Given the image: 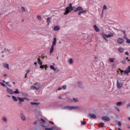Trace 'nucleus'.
<instances>
[{
    "instance_id": "nucleus-49",
    "label": "nucleus",
    "mask_w": 130,
    "mask_h": 130,
    "mask_svg": "<svg viewBox=\"0 0 130 130\" xmlns=\"http://www.w3.org/2000/svg\"><path fill=\"white\" fill-rule=\"evenodd\" d=\"M26 74H29V73H30V70H26Z\"/></svg>"
},
{
    "instance_id": "nucleus-44",
    "label": "nucleus",
    "mask_w": 130,
    "mask_h": 130,
    "mask_svg": "<svg viewBox=\"0 0 130 130\" xmlns=\"http://www.w3.org/2000/svg\"><path fill=\"white\" fill-rule=\"evenodd\" d=\"M107 7H106V6L104 5L103 6V10H107Z\"/></svg>"
},
{
    "instance_id": "nucleus-37",
    "label": "nucleus",
    "mask_w": 130,
    "mask_h": 130,
    "mask_svg": "<svg viewBox=\"0 0 130 130\" xmlns=\"http://www.w3.org/2000/svg\"><path fill=\"white\" fill-rule=\"evenodd\" d=\"M44 68H45V65H41V66L40 67V69H44Z\"/></svg>"
},
{
    "instance_id": "nucleus-10",
    "label": "nucleus",
    "mask_w": 130,
    "mask_h": 130,
    "mask_svg": "<svg viewBox=\"0 0 130 130\" xmlns=\"http://www.w3.org/2000/svg\"><path fill=\"white\" fill-rule=\"evenodd\" d=\"M77 84L78 85L79 88H81V89H83V88H84V86L83 85V83H82V81H78L77 82Z\"/></svg>"
},
{
    "instance_id": "nucleus-40",
    "label": "nucleus",
    "mask_w": 130,
    "mask_h": 130,
    "mask_svg": "<svg viewBox=\"0 0 130 130\" xmlns=\"http://www.w3.org/2000/svg\"><path fill=\"white\" fill-rule=\"evenodd\" d=\"M118 126H119V127H120V126H121V122H120V121H119L118 122Z\"/></svg>"
},
{
    "instance_id": "nucleus-12",
    "label": "nucleus",
    "mask_w": 130,
    "mask_h": 130,
    "mask_svg": "<svg viewBox=\"0 0 130 130\" xmlns=\"http://www.w3.org/2000/svg\"><path fill=\"white\" fill-rule=\"evenodd\" d=\"M18 100L19 101V103H21V102H25L24 98H21L19 96L17 97Z\"/></svg>"
},
{
    "instance_id": "nucleus-24",
    "label": "nucleus",
    "mask_w": 130,
    "mask_h": 130,
    "mask_svg": "<svg viewBox=\"0 0 130 130\" xmlns=\"http://www.w3.org/2000/svg\"><path fill=\"white\" fill-rule=\"evenodd\" d=\"M50 69H51V70H52L53 71H56V69H55V68H54V66H52V65H51L50 66Z\"/></svg>"
},
{
    "instance_id": "nucleus-46",
    "label": "nucleus",
    "mask_w": 130,
    "mask_h": 130,
    "mask_svg": "<svg viewBox=\"0 0 130 130\" xmlns=\"http://www.w3.org/2000/svg\"><path fill=\"white\" fill-rule=\"evenodd\" d=\"M74 100L75 102H78V98H74Z\"/></svg>"
},
{
    "instance_id": "nucleus-34",
    "label": "nucleus",
    "mask_w": 130,
    "mask_h": 130,
    "mask_svg": "<svg viewBox=\"0 0 130 130\" xmlns=\"http://www.w3.org/2000/svg\"><path fill=\"white\" fill-rule=\"evenodd\" d=\"M115 109H116V110H117V111H118V112H119L120 111V110H119V108H118V107H114Z\"/></svg>"
},
{
    "instance_id": "nucleus-13",
    "label": "nucleus",
    "mask_w": 130,
    "mask_h": 130,
    "mask_svg": "<svg viewBox=\"0 0 130 130\" xmlns=\"http://www.w3.org/2000/svg\"><path fill=\"white\" fill-rule=\"evenodd\" d=\"M7 91L9 93V94H11V95H13L14 94V91H12V89L9 88V87L7 88Z\"/></svg>"
},
{
    "instance_id": "nucleus-58",
    "label": "nucleus",
    "mask_w": 130,
    "mask_h": 130,
    "mask_svg": "<svg viewBox=\"0 0 130 130\" xmlns=\"http://www.w3.org/2000/svg\"><path fill=\"white\" fill-rule=\"evenodd\" d=\"M42 121H43V122H45V120L43 119H41Z\"/></svg>"
},
{
    "instance_id": "nucleus-9",
    "label": "nucleus",
    "mask_w": 130,
    "mask_h": 130,
    "mask_svg": "<svg viewBox=\"0 0 130 130\" xmlns=\"http://www.w3.org/2000/svg\"><path fill=\"white\" fill-rule=\"evenodd\" d=\"M117 42L119 43V44H122L123 42H124V40L122 38H119L117 40Z\"/></svg>"
},
{
    "instance_id": "nucleus-57",
    "label": "nucleus",
    "mask_w": 130,
    "mask_h": 130,
    "mask_svg": "<svg viewBox=\"0 0 130 130\" xmlns=\"http://www.w3.org/2000/svg\"><path fill=\"white\" fill-rule=\"evenodd\" d=\"M61 89H62L61 87H59L58 88V91H60V90H61Z\"/></svg>"
},
{
    "instance_id": "nucleus-55",
    "label": "nucleus",
    "mask_w": 130,
    "mask_h": 130,
    "mask_svg": "<svg viewBox=\"0 0 130 130\" xmlns=\"http://www.w3.org/2000/svg\"><path fill=\"white\" fill-rule=\"evenodd\" d=\"M127 107H130V103H128V104L127 105Z\"/></svg>"
},
{
    "instance_id": "nucleus-61",
    "label": "nucleus",
    "mask_w": 130,
    "mask_h": 130,
    "mask_svg": "<svg viewBox=\"0 0 130 130\" xmlns=\"http://www.w3.org/2000/svg\"><path fill=\"white\" fill-rule=\"evenodd\" d=\"M105 40H106V41H108V40L106 39V38H105V39H104Z\"/></svg>"
},
{
    "instance_id": "nucleus-20",
    "label": "nucleus",
    "mask_w": 130,
    "mask_h": 130,
    "mask_svg": "<svg viewBox=\"0 0 130 130\" xmlns=\"http://www.w3.org/2000/svg\"><path fill=\"white\" fill-rule=\"evenodd\" d=\"M86 12H87V11L86 10H81V11L78 12V15L79 16H81V14H84V13H86Z\"/></svg>"
},
{
    "instance_id": "nucleus-31",
    "label": "nucleus",
    "mask_w": 130,
    "mask_h": 130,
    "mask_svg": "<svg viewBox=\"0 0 130 130\" xmlns=\"http://www.w3.org/2000/svg\"><path fill=\"white\" fill-rule=\"evenodd\" d=\"M6 85H7V86H8V87H10V88L12 87V85H11V84H10V82H6Z\"/></svg>"
},
{
    "instance_id": "nucleus-6",
    "label": "nucleus",
    "mask_w": 130,
    "mask_h": 130,
    "mask_svg": "<svg viewBox=\"0 0 130 130\" xmlns=\"http://www.w3.org/2000/svg\"><path fill=\"white\" fill-rule=\"evenodd\" d=\"M112 36H113V34L112 32H110L109 35L103 34V38H104V39L112 37Z\"/></svg>"
},
{
    "instance_id": "nucleus-7",
    "label": "nucleus",
    "mask_w": 130,
    "mask_h": 130,
    "mask_svg": "<svg viewBox=\"0 0 130 130\" xmlns=\"http://www.w3.org/2000/svg\"><path fill=\"white\" fill-rule=\"evenodd\" d=\"M20 117L23 121H26V117H25V115L23 113L20 114Z\"/></svg>"
},
{
    "instance_id": "nucleus-19",
    "label": "nucleus",
    "mask_w": 130,
    "mask_h": 130,
    "mask_svg": "<svg viewBox=\"0 0 130 130\" xmlns=\"http://www.w3.org/2000/svg\"><path fill=\"white\" fill-rule=\"evenodd\" d=\"M93 28L95 30V31H96V32H99V28H98V27L97 26V25H94L93 26Z\"/></svg>"
},
{
    "instance_id": "nucleus-41",
    "label": "nucleus",
    "mask_w": 130,
    "mask_h": 130,
    "mask_svg": "<svg viewBox=\"0 0 130 130\" xmlns=\"http://www.w3.org/2000/svg\"><path fill=\"white\" fill-rule=\"evenodd\" d=\"M45 130H53V128H45Z\"/></svg>"
},
{
    "instance_id": "nucleus-35",
    "label": "nucleus",
    "mask_w": 130,
    "mask_h": 130,
    "mask_svg": "<svg viewBox=\"0 0 130 130\" xmlns=\"http://www.w3.org/2000/svg\"><path fill=\"white\" fill-rule=\"evenodd\" d=\"M0 85L2 86V87H6V84L3 83V82H0Z\"/></svg>"
},
{
    "instance_id": "nucleus-22",
    "label": "nucleus",
    "mask_w": 130,
    "mask_h": 130,
    "mask_svg": "<svg viewBox=\"0 0 130 130\" xmlns=\"http://www.w3.org/2000/svg\"><path fill=\"white\" fill-rule=\"evenodd\" d=\"M38 63H39L40 66H42V61H41L40 57L38 58Z\"/></svg>"
},
{
    "instance_id": "nucleus-59",
    "label": "nucleus",
    "mask_w": 130,
    "mask_h": 130,
    "mask_svg": "<svg viewBox=\"0 0 130 130\" xmlns=\"http://www.w3.org/2000/svg\"><path fill=\"white\" fill-rule=\"evenodd\" d=\"M4 77H8V74H4Z\"/></svg>"
},
{
    "instance_id": "nucleus-27",
    "label": "nucleus",
    "mask_w": 130,
    "mask_h": 130,
    "mask_svg": "<svg viewBox=\"0 0 130 130\" xmlns=\"http://www.w3.org/2000/svg\"><path fill=\"white\" fill-rule=\"evenodd\" d=\"M68 61L70 64H72V63H74V60H73V59H70Z\"/></svg>"
},
{
    "instance_id": "nucleus-56",
    "label": "nucleus",
    "mask_w": 130,
    "mask_h": 130,
    "mask_svg": "<svg viewBox=\"0 0 130 130\" xmlns=\"http://www.w3.org/2000/svg\"><path fill=\"white\" fill-rule=\"evenodd\" d=\"M49 123H51V124H53L54 123L52 121H49Z\"/></svg>"
},
{
    "instance_id": "nucleus-43",
    "label": "nucleus",
    "mask_w": 130,
    "mask_h": 130,
    "mask_svg": "<svg viewBox=\"0 0 130 130\" xmlns=\"http://www.w3.org/2000/svg\"><path fill=\"white\" fill-rule=\"evenodd\" d=\"M81 124H83V125H85L86 124V122L85 121H81Z\"/></svg>"
},
{
    "instance_id": "nucleus-45",
    "label": "nucleus",
    "mask_w": 130,
    "mask_h": 130,
    "mask_svg": "<svg viewBox=\"0 0 130 130\" xmlns=\"http://www.w3.org/2000/svg\"><path fill=\"white\" fill-rule=\"evenodd\" d=\"M62 87L64 90H66V89H67V86L66 85L62 86Z\"/></svg>"
},
{
    "instance_id": "nucleus-2",
    "label": "nucleus",
    "mask_w": 130,
    "mask_h": 130,
    "mask_svg": "<svg viewBox=\"0 0 130 130\" xmlns=\"http://www.w3.org/2000/svg\"><path fill=\"white\" fill-rule=\"evenodd\" d=\"M73 10L74 8L73 7L72 4H69V7L66 8L65 13H64V15H68V14H69V13H70L71 11H73Z\"/></svg>"
},
{
    "instance_id": "nucleus-39",
    "label": "nucleus",
    "mask_w": 130,
    "mask_h": 130,
    "mask_svg": "<svg viewBox=\"0 0 130 130\" xmlns=\"http://www.w3.org/2000/svg\"><path fill=\"white\" fill-rule=\"evenodd\" d=\"M47 22L48 24L50 22V17L47 18Z\"/></svg>"
},
{
    "instance_id": "nucleus-26",
    "label": "nucleus",
    "mask_w": 130,
    "mask_h": 130,
    "mask_svg": "<svg viewBox=\"0 0 130 130\" xmlns=\"http://www.w3.org/2000/svg\"><path fill=\"white\" fill-rule=\"evenodd\" d=\"M14 94H20V91H19V89H16L15 91H14Z\"/></svg>"
},
{
    "instance_id": "nucleus-32",
    "label": "nucleus",
    "mask_w": 130,
    "mask_h": 130,
    "mask_svg": "<svg viewBox=\"0 0 130 130\" xmlns=\"http://www.w3.org/2000/svg\"><path fill=\"white\" fill-rule=\"evenodd\" d=\"M21 11L22 12H26V9H25V8L24 7H21Z\"/></svg>"
},
{
    "instance_id": "nucleus-36",
    "label": "nucleus",
    "mask_w": 130,
    "mask_h": 130,
    "mask_svg": "<svg viewBox=\"0 0 130 130\" xmlns=\"http://www.w3.org/2000/svg\"><path fill=\"white\" fill-rule=\"evenodd\" d=\"M23 96H25V97H28V94L26 93H22Z\"/></svg>"
},
{
    "instance_id": "nucleus-16",
    "label": "nucleus",
    "mask_w": 130,
    "mask_h": 130,
    "mask_svg": "<svg viewBox=\"0 0 130 130\" xmlns=\"http://www.w3.org/2000/svg\"><path fill=\"white\" fill-rule=\"evenodd\" d=\"M3 67L4 68H5V69H8V70H10V68L9 67V64L7 63H3Z\"/></svg>"
},
{
    "instance_id": "nucleus-51",
    "label": "nucleus",
    "mask_w": 130,
    "mask_h": 130,
    "mask_svg": "<svg viewBox=\"0 0 130 130\" xmlns=\"http://www.w3.org/2000/svg\"><path fill=\"white\" fill-rule=\"evenodd\" d=\"M47 68H48V67L47 66V65H45V71H46V70H47Z\"/></svg>"
},
{
    "instance_id": "nucleus-18",
    "label": "nucleus",
    "mask_w": 130,
    "mask_h": 130,
    "mask_svg": "<svg viewBox=\"0 0 130 130\" xmlns=\"http://www.w3.org/2000/svg\"><path fill=\"white\" fill-rule=\"evenodd\" d=\"M118 50L119 52H120L121 53H122V52H124V49L121 48V47H119L118 49Z\"/></svg>"
},
{
    "instance_id": "nucleus-52",
    "label": "nucleus",
    "mask_w": 130,
    "mask_h": 130,
    "mask_svg": "<svg viewBox=\"0 0 130 130\" xmlns=\"http://www.w3.org/2000/svg\"><path fill=\"white\" fill-rule=\"evenodd\" d=\"M122 32L123 33L124 35H125L126 34H125V30H122Z\"/></svg>"
},
{
    "instance_id": "nucleus-8",
    "label": "nucleus",
    "mask_w": 130,
    "mask_h": 130,
    "mask_svg": "<svg viewBox=\"0 0 130 130\" xmlns=\"http://www.w3.org/2000/svg\"><path fill=\"white\" fill-rule=\"evenodd\" d=\"M116 86H117V87L118 89H120V88H121V87H122V83H119L118 80H117Z\"/></svg>"
},
{
    "instance_id": "nucleus-15",
    "label": "nucleus",
    "mask_w": 130,
    "mask_h": 130,
    "mask_svg": "<svg viewBox=\"0 0 130 130\" xmlns=\"http://www.w3.org/2000/svg\"><path fill=\"white\" fill-rule=\"evenodd\" d=\"M79 11H83V8L81 7H78L75 10L74 12H79Z\"/></svg>"
},
{
    "instance_id": "nucleus-63",
    "label": "nucleus",
    "mask_w": 130,
    "mask_h": 130,
    "mask_svg": "<svg viewBox=\"0 0 130 130\" xmlns=\"http://www.w3.org/2000/svg\"><path fill=\"white\" fill-rule=\"evenodd\" d=\"M35 64L36 66V64H37V62H35Z\"/></svg>"
},
{
    "instance_id": "nucleus-62",
    "label": "nucleus",
    "mask_w": 130,
    "mask_h": 130,
    "mask_svg": "<svg viewBox=\"0 0 130 130\" xmlns=\"http://www.w3.org/2000/svg\"><path fill=\"white\" fill-rule=\"evenodd\" d=\"M41 57H42V58H43V59H44V56H42Z\"/></svg>"
},
{
    "instance_id": "nucleus-5",
    "label": "nucleus",
    "mask_w": 130,
    "mask_h": 130,
    "mask_svg": "<svg viewBox=\"0 0 130 130\" xmlns=\"http://www.w3.org/2000/svg\"><path fill=\"white\" fill-rule=\"evenodd\" d=\"M55 45H56V38H54L53 39V41L52 42V45L51 47L50 53H52V52H53L54 47V46H55Z\"/></svg>"
},
{
    "instance_id": "nucleus-33",
    "label": "nucleus",
    "mask_w": 130,
    "mask_h": 130,
    "mask_svg": "<svg viewBox=\"0 0 130 130\" xmlns=\"http://www.w3.org/2000/svg\"><path fill=\"white\" fill-rule=\"evenodd\" d=\"M126 40V43H127L128 44H130V39H127Z\"/></svg>"
},
{
    "instance_id": "nucleus-4",
    "label": "nucleus",
    "mask_w": 130,
    "mask_h": 130,
    "mask_svg": "<svg viewBox=\"0 0 130 130\" xmlns=\"http://www.w3.org/2000/svg\"><path fill=\"white\" fill-rule=\"evenodd\" d=\"M63 109H68V110H75L76 109H80L79 106H65L63 108Z\"/></svg>"
},
{
    "instance_id": "nucleus-54",
    "label": "nucleus",
    "mask_w": 130,
    "mask_h": 130,
    "mask_svg": "<svg viewBox=\"0 0 130 130\" xmlns=\"http://www.w3.org/2000/svg\"><path fill=\"white\" fill-rule=\"evenodd\" d=\"M24 100H27V101H29V99H28V98H24Z\"/></svg>"
},
{
    "instance_id": "nucleus-64",
    "label": "nucleus",
    "mask_w": 130,
    "mask_h": 130,
    "mask_svg": "<svg viewBox=\"0 0 130 130\" xmlns=\"http://www.w3.org/2000/svg\"><path fill=\"white\" fill-rule=\"evenodd\" d=\"M128 119L130 121V117H128Z\"/></svg>"
},
{
    "instance_id": "nucleus-29",
    "label": "nucleus",
    "mask_w": 130,
    "mask_h": 130,
    "mask_svg": "<svg viewBox=\"0 0 130 130\" xmlns=\"http://www.w3.org/2000/svg\"><path fill=\"white\" fill-rule=\"evenodd\" d=\"M114 59H115L114 58H109V61H110V62H114Z\"/></svg>"
},
{
    "instance_id": "nucleus-1",
    "label": "nucleus",
    "mask_w": 130,
    "mask_h": 130,
    "mask_svg": "<svg viewBox=\"0 0 130 130\" xmlns=\"http://www.w3.org/2000/svg\"><path fill=\"white\" fill-rule=\"evenodd\" d=\"M41 87V84L40 82H36L34 83V85L30 86L31 90H36V91H38Z\"/></svg>"
},
{
    "instance_id": "nucleus-17",
    "label": "nucleus",
    "mask_w": 130,
    "mask_h": 130,
    "mask_svg": "<svg viewBox=\"0 0 130 130\" xmlns=\"http://www.w3.org/2000/svg\"><path fill=\"white\" fill-rule=\"evenodd\" d=\"M60 29V27L59 26H55L54 27V31H59Z\"/></svg>"
},
{
    "instance_id": "nucleus-3",
    "label": "nucleus",
    "mask_w": 130,
    "mask_h": 130,
    "mask_svg": "<svg viewBox=\"0 0 130 130\" xmlns=\"http://www.w3.org/2000/svg\"><path fill=\"white\" fill-rule=\"evenodd\" d=\"M121 73V76H122V73H123V75H127L128 76V73H130V66H128L125 71L121 70L120 69H119Z\"/></svg>"
},
{
    "instance_id": "nucleus-25",
    "label": "nucleus",
    "mask_w": 130,
    "mask_h": 130,
    "mask_svg": "<svg viewBox=\"0 0 130 130\" xmlns=\"http://www.w3.org/2000/svg\"><path fill=\"white\" fill-rule=\"evenodd\" d=\"M2 120H3L4 122H8V119H7V118L6 117H3Z\"/></svg>"
},
{
    "instance_id": "nucleus-23",
    "label": "nucleus",
    "mask_w": 130,
    "mask_h": 130,
    "mask_svg": "<svg viewBox=\"0 0 130 130\" xmlns=\"http://www.w3.org/2000/svg\"><path fill=\"white\" fill-rule=\"evenodd\" d=\"M116 105H117V106H121V105L122 104V102H118L117 103H116Z\"/></svg>"
},
{
    "instance_id": "nucleus-30",
    "label": "nucleus",
    "mask_w": 130,
    "mask_h": 130,
    "mask_svg": "<svg viewBox=\"0 0 130 130\" xmlns=\"http://www.w3.org/2000/svg\"><path fill=\"white\" fill-rule=\"evenodd\" d=\"M99 125L101 127H102V126H104V123H103V122L100 123Z\"/></svg>"
},
{
    "instance_id": "nucleus-28",
    "label": "nucleus",
    "mask_w": 130,
    "mask_h": 130,
    "mask_svg": "<svg viewBox=\"0 0 130 130\" xmlns=\"http://www.w3.org/2000/svg\"><path fill=\"white\" fill-rule=\"evenodd\" d=\"M31 105H39V103H30Z\"/></svg>"
},
{
    "instance_id": "nucleus-11",
    "label": "nucleus",
    "mask_w": 130,
    "mask_h": 130,
    "mask_svg": "<svg viewBox=\"0 0 130 130\" xmlns=\"http://www.w3.org/2000/svg\"><path fill=\"white\" fill-rule=\"evenodd\" d=\"M102 119L103 120H105L106 121H109L110 120V118H109V117H108L107 116H104L103 117H102Z\"/></svg>"
},
{
    "instance_id": "nucleus-38",
    "label": "nucleus",
    "mask_w": 130,
    "mask_h": 130,
    "mask_svg": "<svg viewBox=\"0 0 130 130\" xmlns=\"http://www.w3.org/2000/svg\"><path fill=\"white\" fill-rule=\"evenodd\" d=\"M124 39H125L126 40H127V39H128V38H127V36H126V35H124Z\"/></svg>"
},
{
    "instance_id": "nucleus-47",
    "label": "nucleus",
    "mask_w": 130,
    "mask_h": 130,
    "mask_svg": "<svg viewBox=\"0 0 130 130\" xmlns=\"http://www.w3.org/2000/svg\"><path fill=\"white\" fill-rule=\"evenodd\" d=\"M8 50L5 49L4 51H2V53H3L4 52H8Z\"/></svg>"
},
{
    "instance_id": "nucleus-53",
    "label": "nucleus",
    "mask_w": 130,
    "mask_h": 130,
    "mask_svg": "<svg viewBox=\"0 0 130 130\" xmlns=\"http://www.w3.org/2000/svg\"><path fill=\"white\" fill-rule=\"evenodd\" d=\"M27 77H28V74L27 73H26L25 75L24 78H27Z\"/></svg>"
},
{
    "instance_id": "nucleus-21",
    "label": "nucleus",
    "mask_w": 130,
    "mask_h": 130,
    "mask_svg": "<svg viewBox=\"0 0 130 130\" xmlns=\"http://www.w3.org/2000/svg\"><path fill=\"white\" fill-rule=\"evenodd\" d=\"M12 98L13 100L15 102H17V101H18V98L16 97L15 96L12 95Z\"/></svg>"
},
{
    "instance_id": "nucleus-60",
    "label": "nucleus",
    "mask_w": 130,
    "mask_h": 130,
    "mask_svg": "<svg viewBox=\"0 0 130 130\" xmlns=\"http://www.w3.org/2000/svg\"><path fill=\"white\" fill-rule=\"evenodd\" d=\"M127 127L128 128H130V125H127Z\"/></svg>"
},
{
    "instance_id": "nucleus-50",
    "label": "nucleus",
    "mask_w": 130,
    "mask_h": 130,
    "mask_svg": "<svg viewBox=\"0 0 130 130\" xmlns=\"http://www.w3.org/2000/svg\"><path fill=\"white\" fill-rule=\"evenodd\" d=\"M125 54L126 55H128L129 54V53H128V52H125Z\"/></svg>"
},
{
    "instance_id": "nucleus-42",
    "label": "nucleus",
    "mask_w": 130,
    "mask_h": 130,
    "mask_svg": "<svg viewBox=\"0 0 130 130\" xmlns=\"http://www.w3.org/2000/svg\"><path fill=\"white\" fill-rule=\"evenodd\" d=\"M37 18L39 19V20H41V19H42L41 16H40V15H38Z\"/></svg>"
},
{
    "instance_id": "nucleus-14",
    "label": "nucleus",
    "mask_w": 130,
    "mask_h": 130,
    "mask_svg": "<svg viewBox=\"0 0 130 130\" xmlns=\"http://www.w3.org/2000/svg\"><path fill=\"white\" fill-rule=\"evenodd\" d=\"M89 117L90 118H93V119H96V115L94 114H89Z\"/></svg>"
},
{
    "instance_id": "nucleus-48",
    "label": "nucleus",
    "mask_w": 130,
    "mask_h": 130,
    "mask_svg": "<svg viewBox=\"0 0 130 130\" xmlns=\"http://www.w3.org/2000/svg\"><path fill=\"white\" fill-rule=\"evenodd\" d=\"M121 62H122V63H123V64H125V60L122 61Z\"/></svg>"
}]
</instances>
